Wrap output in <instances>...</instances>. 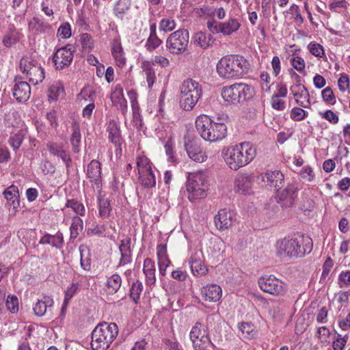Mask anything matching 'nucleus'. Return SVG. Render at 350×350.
<instances>
[{
    "mask_svg": "<svg viewBox=\"0 0 350 350\" xmlns=\"http://www.w3.org/2000/svg\"><path fill=\"white\" fill-rule=\"evenodd\" d=\"M224 116L210 118L206 115L199 116L196 120V127L199 135L205 140L215 142L224 139L227 135Z\"/></svg>",
    "mask_w": 350,
    "mask_h": 350,
    "instance_id": "1",
    "label": "nucleus"
},
{
    "mask_svg": "<svg viewBox=\"0 0 350 350\" xmlns=\"http://www.w3.org/2000/svg\"><path fill=\"white\" fill-rule=\"evenodd\" d=\"M312 249V239L304 235L285 237L275 243L276 254L280 257H301L310 253Z\"/></svg>",
    "mask_w": 350,
    "mask_h": 350,
    "instance_id": "2",
    "label": "nucleus"
},
{
    "mask_svg": "<svg viewBox=\"0 0 350 350\" xmlns=\"http://www.w3.org/2000/svg\"><path fill=\"white\" fill-rule=\"evenodd\" d=\"M256 148L245 142L222 150V156L228 167L237 170L250 163L256 156Z\"/></svg>",
    "mask_w": 350,
    "mask_h": 350,
    "instance_id": "3",
    "label": "nucleus"
},
{
    "mask_svg": "<svg viewBox=\"0 0 350 350\" xmlns=\"http://www.w3.org/2000/svg\"><path fill=\"white\" fill-rule=\"evenodd\" d=\"M216 70L221 78L237 79L248 72L249 64L243 56L228 55L220 59L217 64Z\"/></svg>",
    "mask_w": 350,
    "mask_h": 350,
    "instance_id": "4",
    "label": "nucleus"
},
{
    "mask_svg": "<svg viewBox=\"0 0 350 350\" xmlns=\"http://www.w3.org/2000/svg\"><path fill=\"white\" fill-rule=\"evenodd\" d=\"M118 333L116 323H102L92 333L91 347L93 350H107Z\"/></svg>",
    "mask_w": 350,
    "mask_h": 350,
    "instance_id": "5",
    "label": "nucleus"
},
{
    "mask_svg": "<svg viewBox=\"0 0 350 350\" xmlns=\"http://www.w3.org/2000/svg\"><path fill=\"white\" fill-rule=\"evenodd\" d=\"M180 105L184 110H191L202 96L201 85L196 81L188 79L180 85Z\"/></svg>",
    "mask_w": 350,
    "mask_h": 350,
    "instance_id": "6",
    "label": "nucleus"
},
{
    "mask_svg": "<svg viewBox=\"0 0 350 350\" xmlns=\"http://www.w3.org/2000/svg\"><path fill=\"white\" fill-rule=\"evenodd\" d=\"M208 189L207 176L204 172L189 173L187 178V191L190 201L204 198Z\"/></svg>",
    "mask_w": 350,
    "mask_h": 350,
    "instance_id": "7",
    "label": "nucleus"
},
{
    "mask_svg": "<svg viewBox=\"0 0 350 350\" xmlns=\"http://www.w3.org/2000/svg\"><path fill=\"white\" fill-rule=\"evenodd\" d=\"M19 67L23 74L34 85L41 83L44 79V69L31 56H23L20 61Z\"/></svg>",
    "mask_w": 350,
    "mask_h": 350,
    "instance_id": "8",
    "label": "nucleus"
},
{
    "mask_svg": "<svg viewBox=\"0 0 350 350\" xmlns=\"http://www.w3.org/2000/svg\"><path fill=\"white\" fill-rule=\"evenodd\" d=\"M189 39V34L187 29H178L172 33L167 38V49L172 54H181L187 50Z\"/></svg>",
    "mask_w": 350,
    "mask_h": 350,
    "instance_id": "9",
    "label": "nucleus"
},
{
    "mask_svg": "<svg viewBox=\"0 0 350 350\" xmlns=\"http://www.w3.org/2000/svg\"><path fill=\"white\" fill-rule=\"evenodd\" d=\"M256 181L262 187L278 191L284 184V176L280 170H267L256 176Z\"/></svg>",
    "mask_w": 350,
    "mask_h": 350,
    "instance_id": "10",
    "label": "nucleus"
},
{
    "mask_svg": "<svg viewBox=\"0 0 350 350\" xmlns=\"http://www.w3.org/2000/svg\"><path fill=\"white\" fill-rule=\"evenodd\" d=\"M262 291L275 296H282L287 292V286L273 275L262 276L258 280Z\"/></svg>",
    "mask_w": 350,
    "mask_h": 350,
    "instance_id": "11",
    "label": "nucleus"
},
{
    "mask_svg": "<svg viewBox=\"0 0 350 350\" xmlns=\"http://www.w3.org/2000/svg\"><path fill=\"white\" fill-rule=\"evenodd\" d=\"M298 187L296 183H288L282 190H278L276 194L277 202L282 207H291L297 196Z\"/></svg>",
    "mask_w": 350,
    "mask_h": 350,
    "instance_id": "12",
    "label": "nucleus"
},
{
    "mask_svg": "<svg viewBox=\"0 0 350 350\" xmlns=\"http://www.w3.org/2000/svg\"><path fill=\"white\" fill-rule=\"evenodd\" d=\"M73 47L70 44L57 49L53 57L55 68L62 70L69 66L73 59Z\"/></svg>",
    "mask_w": 350,
    "mask_h": 350,
    "instance_id": "13",
    "label": "nucleus"
},
{
    "mask_svg": "<svg viewBox=\"0 0 350 350\" xmlns=\"http://www.w3.org/2000/svg\"><path fill=\"white\" fill-rule=\"evenodd\" d=\"M185 149L193 161L202 163L206 159L207 156L200 148L197 142L190 139L189 135L185 136L184 139Z\"/></svg>",
    "mask_w": 350,
    "mask_h": 350,
    "instance_id": "14",
    "label": "nucleus"
},
{
    "mask_svg": "<svg viewBox=\"0 0 350 350\" xmlns=\"http://www.w3.org/2000/svg\"><path fill=\"white\" fill-rule=\"evenodd\" d=\"M189 264L192 273L195 276L205 275L208 269L204 265V256L200 250L195 251L189 258Z\"/></svg>",
    "mask_w": 350,
    "mask_h": 350,
    "instance_id": "15",
    "label": "nucleus"
},
{
    "mask_svg": "<svg viewBox=\"0 0 350 350\" xmlns=\"http://www.w3.org/2000/svg\"><path fill=\"white\" fill-rule=\"evenodd\" d=\"M234 221V213L226 209H221L215 216V224L217 229L223 230L228 229Z\"/></svg>",
    "mask_w": 350,
    "mask_h": 350,
    "instance_id": "16",
    "label": "nucleus"
},
{
    "mask_svg": "<svg viewBox=\"0 0 350 350\" xmlns=\"http://www.w3.org/2000/svg\"><path fill=\"white\" fill-rule=\"evenodd\" d=\"M31 89L29 83L26 81H17L15 79V84L12 88L13 96L18 102L27 101L30 96Z\"/></svg>",
    "mask_w": 350,
    "mask_h": 350,
    "instance_id": "17",
    "label": "nucleus"
},
{
    "mask_svg": "<svg viewBox=\"0 0 350 350\" xmlns=\"http://www.w3.org/2000/svg\"><path fill=\"white\" fill-rule=\"evenodd\" d=\"M291 91L295 98V101L299 106L308 108L310 105V96L308 89L301 84L291 88Z\"/></svg>",
    "mask_w": 350,
    "mask_h": 350,
    "instance_id": "18",
    "label": "nucleus"
},
{
    "mask_svg": "<svg viewBox=\"0 0 350 350\" xmlns=\"http://www.w3.org/2000/svg\"><path fill=\"white\" fill-rule=\"evenodd\" d=\"M107 131L108 133L109 140L117 147L116 151L121 150L120 146L122 143V138L120 133V130L116 122L111 120L107 123Z\"/></svg>",
    "mask_w": 350,
    "mask_h": 350,
    "instance_id": "19",
    "label": "nucleus"
},
{
    "mask_svg": "<svg viewBox=\"0 0 350 350\" xmlns=\"http://www.w3.org/2000/svg\"><path fill=\"white\" fill-rule=\"evenodd\" d=\"M201 293L206 301H217L221 297L222 290L220 286L216 284H210L202 287Z\"/></svg>",
    "mask_w": 350,
    "mask_h": 350,
    "instance_id": "20",
    "label": "nucleus"
},
{
    "mask_svg": "<svg viewBox=\"0 0 350 350\" xmlns=\"http://www.w3.org/2000/svg\"><path fill=\"white\" fill-rule=\"evenodd\" d=\"M46 147L51 154L57 156L62 159L67 168L70 167L72 163L70 156L66 150L62 148V146L49 142L47 143Z\"/></svg>",
    "mask_w": 350,
    "mask_h": 350,
    "instance_id": "21",
    "label": "nucleus"
},
{
    "mask_svg": "<svg viewBox=\"0 0 350 350\" xmlns=\"http://www.w3.org/2000/svg\"><path fill=\"white\" fill-rule=\"evenodd\" d=\"M53 305V299L49 296H44L42 299H38L33 306V311L36 315L42 317L47 310H50Z\"/></svg>",
    "mask_w": 350,
    "mask_h": 350,
    "instance_id": "22",
    "label": "nucleus"
},
{
    "mask_svg": "<svg viewBox=\"0 0 350 350\" xmlns=\"http://www.w3.org/2000/svg\"><path fill=\"white\" fill-rule=\"evenodd\" d=\"M238 103H241L252 98L254 94V88L245 83H236Z\"/></svg>",
    "mask_w": 350,
    "mask_h": 350,
    "instance_id": "23",
    "label": "nucleus"
},
{
    "mask_svg": "<svg viewBox=\"0 0 350 350\" xmlns=\"http://www.w3.org/2000/svg\"><path fill=\"white\" fill-rule=\"evenodd\" d=\"M143 271L146 276V283L148 286H151L155 284V266L154 262L148 258H146L144 261Z\"/></svg>",
    "mask_w": 350,
    "mask_h": 350,
    "instance_id": "24",
    "label": "nucleus"
},
{
    "mask_svg": "<svg viewBox=\"0 0 350 350\" xmlns=\"http://www.w3.org/2000/svg\"><path fill=\"white\" fill-rule=\"evenodd\" d=\"M131 239L129 237L121 241V243L119 246V250L121 254L119 265H124L131 261Z\"/></svg>",
    "mask_w": 350,
    "mask_h": 350,
    "instance_id": "25",
    "label": "nucleus"
},
{
    "mask_svg": "<svg viewBox=\"0 0 350 350\" xmlns=\"http://www.w3.org/2000/svg\"><path fill=\"white\" fill-rule=\"evenodd\" d=\"M87 176L92 182L98 183L101 178V164L97 160H92L88 165Z\"/></svg>",
    "mask_w": 350,
    "mask_h": 350,
    "instance_id": "26",
    "label": "nucleus"
},
{
    "mask_svg": "<svg viewBox=\"0 0 350 350\" xmlns=\"http://www.w3.org/2000/svg\"><path fill=\"white\" fill-rule=\"evenodd\" d=\"M205 332L204 326L200 322L196 323L190 332V339L192 341L193 347L196 350L201 349V344L198 342V338Z\"/></svg>",
    "mask_w": 350,
    "mask_h": 350,
    "instance_id": "27",
    "label": "nucleus"
},
{
    "mask_svg": "<svg viewBox=\"0 0 350 350\" xmlns=\"http://www.w3.org/2000/svg\"><path fill=\"white\" fill-rule=\"evenodd\" d=\"M235 185L238 192L248 193L252 185L251 176L246 174L238 176L235 180Z\"/></svg>",
    "mask_w": 350,
    "mask_h": 350,
    "instance_id": "28",
    "label": "nucleus"
},
{
    "mask_svg": "<svg viewBox=\"0 0 350 350\" xmlns=\"http://www.w3.org/2000/svg\"><path fill=\"white\" fill-rule=\"evenodd\" d=\"M221 94L225 102L233 105L238 104L236 83L224 87Z\"/></svg>",
    "mask_w": 350,
    "mask_h": 350,
    "instance_id": "29",
    "label": "nucleus"
},
{
    "mask_svg": "<svg viewBox=\"0 0 350 350\" xmlns=\"http://www.w3.org/2000/svg\"><path fill=\"white\" fill-rule=\"evenodd\" d=\"M220 26L221 33L224 36H229L237 31L240 28L241 24L237 19L230 18L226 22L220 23Z\"/></svg>",
    "mask_w": 350,
    "mask_h": 350,
    "instance_id": "30",
    "label": "nucleus"
},
{
    "mask_svg": "<svg viewBox=\"0 0 350 350\" xmlns=\"http://www.w3.org/2000/svg\"><path fill=\"white\" fill-rule=\"evenodd\" d=\"M194 42L202 49L211 46L214 42L211 34L206 35L204 32L199 31L194 35Z\"/></svg>",
    "mask_w": 350,
    "mask_h": 350,
    "instance_id": "31",
    "label": "nucleus"
},
{
    "mask_svg": "<svg viewBox=\"0 0 350 350\" xmlns=\"http://www.w3.org/2000/svg\"><path fill=\"white\" fill-rule=\"evenodd\" d=\"M20 40V34L14 26L10 27L3 38V44L6 47H11Z\"/></svg>",
    "mask_w": 350,
    "mask_h": 350,
    "instance_id": "32",
    "label": "nucleus"
},
{
    "mask_svg": "<svg viewBox=\"0 0 350 350\" xmlns=\"http://www.w3.org/2000/svg\"><path fill=\"white\" fill-rule=\"evenodd\" d=\"M63 236L62 234L57 235L45 234L39 241L40 244H49L56 248H61L63 245Z\"/></svg>",
    "mask_w": 350,
    "mask_h": 350,
    "instance_id": "33",
    "label": "nucleus"
},
{
    "mask_svg": "<svg viewBox=\"0 0 350 350\" xmlns=\"http://www.w3.org/2000/svg\"><path fill=\"white\" fill-rule=\"evenodd\" d=\"M3 195L8 202L14 207L18 204V187L14 185L10 186L4 192Z\"/></svg>",
    "mask_w": 350,
    "mask_h": 350,
    "instance_id": "34",
    "label": "nucleus"
},
{
    "mask_svg": "<svg viewBox=\"0 0 350 350\" xmlns=\"http://www.w3.org/2000/svg\"><path fill=\"white\" fill-rule=\"evenodd\" d=\"M139 182L144 187H154L156 185V180L152 170L139 174Z\"/></svg>",
    "mask_w": 350,
    "mask_h": 350,
    "instance_id": "35",
    "label": "nucleus"
},
{
    "mask_svg": "<svg viewBox=\"0 0 350 350\" xmlns=\"http://www.w3.org/2000/svg\"><path fill=\"white\" fill-rule=\"evenodd\" d=\"M81 138V136L79 126H74L70 137V144L72 145V151L75 153H79L80 152Z\"/></svg>",
    "mask_w": 350,
    "mask_h": 350,
    "instance_id": "36",
    "label": "nucleus"
},
{
    "mask_svg": "<svg viewBox=\"0 0 350 350\" xmlns=\"http://www.w3.org/2000/svg\"><path fill=\"white\" fill-rule=\"evenodd\" d=\"M99 215L103 218H107L109 216L111 207L108 199L100 196H98Z\"/></svg>",
    "mask_w": 350,
    "mask_h": 350,
    "instance_id": "37",
    "label": "nucleus"
},
{
    "mask_svg": "<svg viewBox=\"0 0 350 350\" xmlns=\"http://www.w3.org/2000/svg\"><path fill=\"white\" fill-rule=\"evenodd\" d=\"M130 6V0H119L115 5L114 13L117 16L122 18L123 15L129 10Z\"/></svg>",
    "mask_w": 350,
    "mask_h": 350,
    "instance_id": "38",
    "label": "nucleus"
},
{
    "mask_svg": "<svg viewBox=\"0 0 350 350\" xmlns=\"http://www.w3.org/2000/svg\"><path fill=\"white\" fill-rule=\"evenodd\" d=\"M122 284V279L118 274L112 275L107 280V286L111 294L116 293L120 288Z\"/></svg>",
    "mask_w": 350,
    "mask_h": 350,
    "instance_id": "39",
    "label": "nucleus"
},
{
    "mask_svg": "<svg viewBox=\"0 0 350 350\" xmlns=\"http://www.w3.org/2000/svg\"><path fill=\"white\" fill-rule=\"evenodd\" d=\"M137 167L138 169V174H142V173L148 172V171L152 170L150 160L146 156H139L137 158Z\"/></svg>",
    "mask_w": 350,
    "mask_h": 350,
    "instance_id": "40",
    "label": "nucleus"
},
{
    "mask_svg": "<svg viewBox=\"0 0 350 350\" xmlns=\"http://www.w3.org/2000/svg\"><path fill=\"white\" fill-rule=\"evenodd\" d=\"M70 237L72 239H76L79 232L83 230V221L79 217L75 216L72 218V223L70 226Z\"/></svg>",
    "mask_w": 350,
    "mask_h": 350,
    "instance_id": "41",
    "label": "nucleus"
},
{
    "mask_svg": "<svg viewBox=\"0 0 350 350\" xmlns=\"http://www.w3.org/2000/svg\"><path fill=\"white\" fill-rule=\"evenodd\" d=\"M143 290V284L139 280L133 282L130 289V297L137 304Z\"/></svg>",
    "mask_w": 350,
    "mask_h": 350,
    "instance_id": "42",
    "label": "nucleus"
},
{
    "mask_svg": "<svg viewBox=\"0 0 350 350\" xmlns=\"http://www.w3.org/2000/svg\"><path fill=\"white\" fill-rule=\"evenodd\" d=\"M24 135L23 131H20L10 137L8 143L14 150H16L21 147Z\"/></svg>",
    "mask_w": 350,
    "mask_h": 350,
    "instance_id": "43",
    "label": "nucleus"
},
{
    "mask_svg": "<svg viewBox=\"0 0 350 350\" xmlns=\"http://www.w3.org/2000/svg\"><path fill=\"white\" fill-rule=\"evenodd\" d=\"M308 113L300 107H293L291 111V118L294 121L303 120L308 116Z\"/></svg>",
    "mask_w": 350,
    "mask_h": 350,
    "instance_id": "44",
    "label": "nucleus"
},
{
    "mask_svg": "<svg viewBox=\"0 0 350 350\" xmlns=\"http://www.w3.org/2000/svg\"><path fill=\"white\" fill-rule=\"evenodd\" d=\"M66 207L71 208L74 210V211L80 215H83L85 214V208L83 204L80 203L76 200H69L67 201L66 204Z\"/></svg>",
    "mask_w": 350,
    "mask_h": 350,
    "instance_id": "45",
    "label": "nucleus"
},
{
    "mask_svg": "<svg viewBox=\"0 0 350 350\" xmlns=\"http://www.w3.org/2000/svg\"><path fill=\"white\" fill-rule=\"evenodd\" d=\"M308 49L311 54L317 57H322L325 55L323 47L318 43L310 42Z\"/></svg>",
    "mask_w": 350,
    "mask_h": 350,
    "instance_id": "46",
    "label": "nucleus"
},
{
    "mask_svg": "<svg viewBox=\"0 0 350 350\" xmlns=\"http://www.w3.org/2000/svg\"><path fill=\"white\" fill-rule=\"evenodd\" d=\"M79 41L83 49L90 51L93 48V40L90 34L82 33L80 36Z\"/></svg>",
    "mask_w": 350,
    "mask_h": 350,
    "instance_id": "47",
    "label": "nucleus"
},
{
    "mask_svg": "<svg viewBox=\"0 0 350 350\" xmlns=\"http://www.w3.org/2000/svg\"><path fill=\"white\" fill-rule=\"evenodd\" d=\"M165 153L168 157V161L172 163L177 161V157L174 152L173 143L171 139H169L165 143Z\"/></svg>",
    "mask_w": 350,
    "mask_h": 350,
    "instance_id": "48",
    "label": "nucleus"
},
{
    "mask_svg": "<svg viewBox=\"0 0 350 350\" xmlns=\"http://www.w3.org/2000/svg\"><path fill=\"white\" fill-rule=\"evenodd\" d=\"M161 44V40L157 37V34H150L146 42L147 49L152 51L157 48Z\"/></svg>",
    "mask_w": 350,
    "mask_h": 350,
    "instance_id": "49",
    "label": "nucleus"
},
{
    "mask_svg": "<svg viewBox=\"0 0 350 350\" xmlns=\"http://www.w3.org/2000/svg\"><path fill=\"white\" fill-rule=\"evenodd\" d=\"M71 34V27L68 23H64L57 29V36L62 38H68Z\"/></svg>",
    "mask_w": 350,
    "mask_h": 350,
    "instance_id": "50",
    "label": "nucleus"
},
{
    "mask_svg": "<svg viewBox=\"0 0 350 350\" xmlns=\"http://www.w3.org/2000/svg\"><path fill=\"white\" fill-rule=\"evenodd\" d=\"M176 27V23L174 20L170 18L162 19L160 22L159 28L164 31H172Z\"/></svg>",
    "mask_w": 350,
    "mask_h": 350,
    "instance_id": "51",
    "label": "nucleus"
},
{
    "mask_svg": "<svg viewBox=\"0 0 350 350\" xmlns=\"http://www.w3.org/2000/svg\"><path fill=\"white\" fill-rule=\"evenodd\" d=\"M292 66L299 72H301L305 69V61L299 56H295L291 59Z\"/></svg>",
    "mask_w": 350,
    "mask_h": 350,
    "instance_id": "52",
    "label": "nucleus"
},
{
    "mask_svg": "<svg viewBox=\"0 0 350 350\" xmlns=\"http://www.w3.org/2000/svg\"><path fill=\"white\" fill-rule=\"evenodd\" d=\"M321 116L327 121H329L331 124H337L339 120L338 116L332 110H327L325 112H319Z\"/></svg>",
    "mask_w": 350,
    "mask_h": 350,
    "instance_id": "53",
    "label": "nucleus"
},
{
    "mask_svg": "<svg viewBox=\"0 0 350 350\" xmlns=\"http://www.w3.org/2000/svg\"><path fill=\"white\" fill-rule=\"evenodd\" d=\"M18 298L16 296L8 297L6 301V306L8 309L14 313L18 310Z\"/></svg>",
    "mask_w": 350,
    "mask_h": 350,
    "instance_id": "54",
    "label": "nucleus"
},
{
    "mask_svg": "<svg viewBox=\"0 0 350 350\" xmlns=\"http://www.w3.org/2000/svg\"><path fill=\"white\" fill-rule=\"evenodd\" d=\"M321 94L324 101L331 104L335 103V96L331 88L327 87L322 91Z\"/></svg>",
    "mask_w": 350,
    "mask_h": 350,
    "instance_id": "55",
    "label": "nucleus"
},
{
    "mask_svg": "<svg viewBox=\"0 0 350 350\" xmlns=\"http://www.w3.org/2000/svg\"><path fill=\"white\" fill-rule=\"evenodd\" d=\"M196 13L200 17L203 16H212L215 14V10L209 6H203L201 8H196Z\"/></svg>",
    "mask_w": 350,
    "mask_h": 350,
    "instance_id": "56",
    "label": "nucleus"
},
{
    "mask_svg": "<svg viewBox=\"0 0 350 350\" xmlns=\"http://www.w3.org/2000/svg\"><path fill=\"white\" fill-rule=\"evenodd\" d=\"M338 285L340 288L350 285V271L341 272L338 278Z\"/></svg>",
    "mask_w": 350,
    "mask_h": 350,
    "instance_id": "57",
    "label": "nucleus"
},
{
    "mask_svg": "<svg viewBox=\"0 0 350 350\" xmlns=\"http://www.w3.org/2000/svg\"><path fill=\"white\" fill-rule=\"evenodd\" d=\"M158 261L170 260L167 256V247L165 245H159L157 247Z\"/></svg>",
    "mask_w": 350,
    "mask_h": 350,
    "instance_id": "58",
    "label": "nucleus"
},
{
    "mask_svg": "<svg viewBox=\"0 0 350 350\" xmlns=\"http://www.w3.org/2000/svg\"><path fill=\"white\" fill-rule=\"evenodd\" d=\"M338 84L340 90L344 92L349 87V77L345 75H342L338 79Z\"/></svg>",
    "mask_w": 350,
    "mask_h": 350,
    "instance_id": "59",
    "label": "nucleus"
},
{
    "mask_svg": "<svg viewBox=\"0 0 350 350\" xmlns=\"http://www.w3.org/2000/svg\"><path fill=\"white\" fill-rule=\"evenodd\" d=\"M105 226L104 225H96L93 228H89L88 233L90 234H95L99 237L105 235Z\"/></svg>",
    "mask_w": 350,
    "mask_h": 350,
    "instance_id": "60",
    "label": "nucleus"
},
{
    "mask_svg": "<svg viewBox=\"0 0 350 350\" xmlns=\"http://www.w3.org/2000/svg\"><path fill=\"white\" fill-rule=\"evenodd\" d=\"M271 106L274 109L283 110L285 108V102L277 96H273L271 98Z\"/></svg>",
    "mask_w": 350,
    "mask_h": 350,
    "instance_id": "61",
    "label": "nucleus"
},
{
    "mask_svg": "<svg viewBox=\"0 0 350 350\" xmlns=\"http://www.w3.org/2000/svg\"><path fill=\"white\" fill-rule=\"evenodd\" d=\"M146 76V80L148 84V87L150 88L152 86V85L154 83L155 79V74L154 71L151 68H147L144 70Z\"/></svg>",
    "mask_w": 350,
    "mask_h": 350,
    "instance_id": "62",
    "label": "nucleus"
},
{
    "mask_svg": "<svg viewBox=\"0 0 350 350\" xmlns=\"http://www.w3.org/2000/svg\"><path fill=\"white\" fill-rule=\"evenodd\" d=\"M239 330L243 334L250 336L254 331L253 325L249 323H241L239 325Z\"/></svg>",
    "mask_w": 350,
    "mask_h": 350,
    "instance_id": "63",
    "label": "nucleus"
},
{
    "mask_svg": "<svg viewBox=\"0 0 350 350\" xmlns=\"http://www.w3.org/2000/svg\"><path fill=\"white\" fill-rule=\"evenodd\" d=\"M328 311L325 307H322L317 317V321L319 323H325L327 321Z\"/></svg>",
    "mask_w": 350,
    "mask_h": 350,
    "instance_id": "64",
    "label": "nucleus"
}]
</instances>
